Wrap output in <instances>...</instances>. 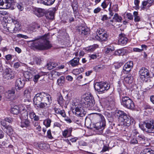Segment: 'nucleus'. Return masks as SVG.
<instances>
[{"label": "nucleus", "mask_w": 154, "mask_h": 154, "mask_svg": "<svg viewBox=\"0 0 154 154\" xmlns=\"http://www.w3.org/2000/svg\"><path fill=\"white\" fill-rule=\"evenodd\" d=\"M32 42L31 47L34 49L42 51L48 49L51 47V44L48 41V35H45L41 37H38L34 40H31Z\"/></svg>", "instance_id": "f257e3e1"}, {"label": "nucleus", "mask_w": 154, "mask_h": 154, "mask_svg": "<svg viewBox=\"0 0 154 154\" xmlns=\"http://www.w3.org/2000/svg\"><path fill=\"white\" fill-rule=\"evenodd\" d=\"M116 116L119 119H122V121H123L125 126H128L135 123L134 119L123 111H117L116 112Z\"/></svg>", "instance_id": "f03ea898"}, {"label": "nucleus", "mask_w": 154, "mask_h": 154, "mask_svg": "<svg viewBox=\"0 0 154 154\" xmlns=\"http://www.w3.org/2000/svg\"><path fill=\"white\" fill-rule=\"evenodd\" d=\"M139 127L144 131L148 133L154 132V120H148L140 122Z\"/></svg>", "instance_id": "7ed1b4c3"}, {"label": "nucleus", "mask_w": 154, "mask_h": 154, "mask_svg": "<svg viewBox=\"0 0 154 154\" xmlns=\"http://www.w3.org/2000/svg\"><path fill=\"white\" fill-rule=\"evenodd\" d=\"M82 103L83 107L85 106L89 110L95 109V100L93 97L91 96H86L84 99V101Z\"/></svg>", "instance_id": "20e7f679"}, {"label": "nucleus", "mask_w": 154, "mask_h": 154, "mask_svg": "<svg viewBox=\"0 0 154 154\" xmlns=\"http://www.w3.org/2000/svg\"><path fill=\"white\" fill-rule=\"evenodd\" d=\"M97 119H99V122L93 124L94 128L97 130L102 131L103 130L106 126V122L104 116L101 114H98L96 116Z\"/></svg>", "instance_id": "39448f33"}, {"label": "nucleus", "mask_w": 154, "mask_h": 154, "mask_svg": "<svg viewBox=\"0 0 154 154\" xmlns=\"http://www.w3.org/2000/svg\"><path fill=\"white\" fill-rule=\"evenodd\" d=\"M95 90L100 93H102L104 91L108 90L110 88V85L106 82H97L94 85Z\"/></svg>", "instance_id": "423d86ee"}, {"label": "nucleus", "mask_w": 154, "mask_h": 154, "mask_svg": "<svg viewBox=\"0 0 154 154\" xmlns=\"http://www.w3.org/2000/svg\"><path fill=\"white\" fill-rule=\"evenodd\" d=\"M43 92L38 93L35 95L33 98V103L37 107L41 109H44L45 104L42 102L43 101Z\"/></svg>", "instance_id": "0eeeda50"}, {"label": "nucleus", "mask_w": 154, "mask_h": 154, "mask_svg": "<svg viewBox=\"0 0 154 154\" xmlns=\"http://www.w3.org/2000/svg\"><path fill=\"white\" fill-rule=\"evenodd\" d=\"M73 113H75L77 116L83 117L86 114V112L85 106L83 107L82 105V103L78 105H76L75 107L72 110Z\"/></svg>", "instance_id": "6e6552de"}, {"label": "nucleus", "mask_w": 154, "mask_h": 154, "mask_svg": "<svg viewBox=\"0 0 154 154\" xmlns=\"http://www.w3.org/2000/svg\"><path fill=\"white\" fill-rule=\"evenodd\" d=\"M121 104L124 107L128 109L133 110L134 109L135 105L132 100L129 97L120 101Z\"/></svg>", "instance_id": "1a4fd4ad"}, {"label": "nucleus", "mask_w": 154, "mask_h": 154, "mask_svg": "<svg viewBox=\"0 0 154 154\" xmlns=\"http://www.w3.org/2000/svg\"><path fill=\"white\" fill-rule=\"evenodd\" d=\"M43 103L45 104L44 108L48 107L52 103V99L51 96L48 94L43 92Z\"/></svg>", "instance_id": "9d476101"}, {"label": "nucleus", "mask_w": 154, "mask_h": 154, "mask_svg": "<svg viewBox=\"0 0 154 154\" xmlns=\"http://www.w3.org/2000/svg\"><path fill=\"white\" fill-rule=\"evenodd\" d=\"M139 74L141 79L144 81L149 77V71L145 68H142L139 71Z\"/></svg>", "instance_id": "9b49d317"}, {"label": "nucleus", "mask_w": 154, "mask_h": 154, "mask_svg": "<svg viewBox=\"0 0 154 154\" xmlns=\"http://www.w3.org/2000/svg\"><path fill=\"white\" fill-rule=\"evenodd\" d=\"M3 77L7 80L12 79L14 77V73L10 68H6L3 74Z\"/></svg>", "instance_id": "f8f14e48"}, {"label": "nucleus", "mask_w": 154, "mask_h": 154, "mask_svg": "<svg viewBox=\"0 0 154 154\" xmlns=\"http://www.w3.org/2000/svg\"><path fill=\"white\" fill-rule=\"evenodd\" d=\"M89 29L83 25L78 26L77 29V31L79 32V34L83 35H88L89 33Z\"/></svg>", "instance_id": "ddd939ff"}, {"label": "nucleus", "mask_w": 154, "mask_h": 154, "mask_svg": "<svg viewBox=\"0 0 154 154\" xmlns=\"http://www.w3.org/2000/svg\"><path fill=\"white\" fill-rule=\"evenodd\" d=\"M4 30L12 33H15L14 24L10 23H4L3 24Z\"/></svg>", "instance_id": "4468645a"}, {"label": "nucleus", "mask_w": 154, "mask_h": 154, "mask_svg": "<svg viewBox=\"0 0 154 154\" xmlns=\"http://www.w3.org/2000/svg\"><path fill=\"white\" fill-rule=\"evenodd\" d=\"M133 66V64L132 61L128 62L124 65L122 72L124 73L127 74L131 71Z\"/></svg>", "instance_id": "2eb2a0df"}, {"label": "nucleus", "mask_w": 154, "mask_h": 154, "mask_svg": "<svg viewBox=\"0 0 154 154\" xmlns=\"http://www.w3.org/2000/svg\"><path fill=\"white\" fill-rule=\"evenodd\" d=\"M15 89L14 88H12L11 90H8L6 94L7 98L10 100H13L16 99L15 95Z\"/></svg>", "instance_id": "dca6fc26"}, {"label": "nucleus", "mask_w": 154, "mask_h": 154, "mask_svg": "<svg viewBox=\"0 0 154 154\" xmlns=\"http://www.w3.org/2000/svg\"><path fill=\"white\" fill-rule=\"evenodd\" d=\"M25 84V81L24 80L20 78H19L16 80L15 84V90H20L22 89L24 87Z\"/></svg>", "instance_id": "f3484780"}, {"label": "nucleus", "mask_w": 154, "mask_h": 154, "mask_svg": "<svg viewBox=\"0 0 154 154\" xmlns=\"http://www.w3.org/2000/svg\"><path fill=\"white\" fill-rule=\"evenodd\" d=\"M128 39L124 34L122 33L119 35L118 44L121 45H126L128 42Z\"/></svg>", "instance_id": "a211bd4d"}, {"label": "nucleus", "mask_w": 154, "mask_h": 154, "mask_svg": "<svg viewBox=\"0 0 154 154\" xmlns=\"http://www.w3.org/2000/svg\"><path fill=\"white\" fill-rule=\"evenodd\" d=\"M118 86L119 88H118V92L119 95V97L121 101L128 97L127 96V95L126 91H122L120 88L121 86L120 82V81L118 82Z\"/></svg>", "instance_id": "6ab92c4d"}, {"label": "nucleus", "mask_w": 154, "mask_h": 154, "mask_svg": "<svg viewBox=\"0 0 154 154\" xmlns=\"http://www.w3.org/2000/svg\"><path fill=\"white\" fill-rule=\"evenodd\" d=\"M26 117H25V118H26V119L24 122H21L20 126L22 128L26 127L27 128L29 129H30L31 128L30 127V122L29 120L28 119V113H26Z\"/></svg>", "instance_id": "aec40b11"}, {"label": "nucleus", "mask_w": 154, "mask_h": 154, "mask_svg": "<svg viewBox=\"0 0 154 154\" xmlns=\"http://www.w3.org/2000/svg\"><path fill=\"white\" fill-rule=\"evenodd\" d=\"M31 72H25L23 73V76L26 79V81H29L30 79H32L33 76V75L32 74L33 72L35 73V72H36V71L35 70H34L33 71L31 70Z\"/></svg>", "instance_id": "412c9836"}, {"label": "nucleus", "mask_w": 154, "mask_h": 154, "mask_svg": "<svg viewBox=\"0 0 154 154\" xmlns=\"http://www.w3.org/2000/svg\"><path fill=\"white\" fill-rule=\"evenodd\" d=\"M41 62V59L40 57H34L30 60V61L29 64L32 65H33L35 64L39 65L40 64Z\"/></svg>", "instance_id": "4be33fe9"}, {"label": "nucleus", "mask_w": 154, "mask_h": 154, "mask_svg": "<svg viewBox=\"0 0 154 154\" xmlns=\"http://www.w3.org/2000/svg\"><path fill=\"white\" fill-rule=\"evenodd\" d=\"M44 10L40 8H36L34 11V14L38 17H41L44 15Z\"/></svg>", "instance_id": "5701e85b"}, {"label": "nucleus", "mask_w": 154, "mask_h": 154, "mask_svg": "<svg viewBox=\"0 0 154 154\" xmlns=\"http://www.w3.org/2000/svg\"><path fill=\"white\" fill-rule=\"evenodd\" d=\"M12 20V22L13 23L12 24H14V29L15 30V32L21 28V25L20 24L19 22L15 20V18L14 19L13 18H11Z\"/></svg>", "instance_id": "b1692460"}, {"label": "nucleus", "mask_w": 154, "mask_h": 154, "mask_svg": "<svg viewBox=\"0 0 154 154\" xmlns=\"http://www.w3.org/2000/svg\"><path fill=\"white\" fill-rule=\"evenodd\" d=\"M79 57H75L69 62V63L72 67L75 66L79 64Z\"/></svg>", "instance_id": "393cba45"}, {"label": "nucleus", "mask_w": 154, "mask_h": 154, "mask_svg": "<svg viewBox=\"0 0 154 154\" xmlns=\"http://www.w3.org/2000/svg\"><path fill=\"white\" fill-rule=\"evenodd\" d=\"M126 53V50L124 49H120L115 51L114 55H115L123 56Z\"/></svg>", "instance_id": "a878e982"}, {"label": "nucleus", "mask_w": 154, "mask_h": 154, "mask_svg": "<svg viewBox=\"0 0 154 154\" xmlns=\"http://www.w3.org/2000/svg\"><path fill=\"white\" fill-rule=\"evenodd\" d=\"M24 97L29 101L31 98V91L29 89L25 90L24 92Z\"/></svg>", "instance_id": "bb28decb"}, {"label": "nucleus", "mask_w": 154, "mask_h": 154, "mask_svg": "<svg viewBox=\"0 0 154 154\" xmlns=\"http://www.w3.org/2000/svg\"><path fill=\"white\" fill-rule=\"evenodd\" d=\"M98 47V45L95 44L86 48L85 50L88 52H91L94 51Z\"/></svg>", "instance_id": "cd10ccee"}, {"label": "nucleus", "mask_w": 154, "mask_h": 154, "mask_svg": "<svg viewBox=\"0 0 154 154\" xmlns=\"http://www.w3.org/2000/svg\"><path fill=\"white\" fill-rule=\"evenodd\" d=\"M104 115L109 122L112 123L113 122L114 119L111 113L105 112Z\"/></svg>", "instance_id": "c85d7f7f"}, {"label": "nucleus", "mask_w": 154, "mask_h": 154, "mask_svg": "<svg viewBox=\"0 0 154 154\" xmlns=\"http://www.w3.org/2000/svg\"><path fill=\"white\" fill-rule=\"evenodd\" d=\"M58 64L57 63L54 62H50L47 63L46 66L47 68L49 70H51L54 69L57 66Z\"/></svg>", "instance_id": "c756f323"}, {"label": "nucleus", "mask_w": 154, "mask_h": 154, "mask_svg": "<svg viewBox=\"0 0 154 154\" xmlns=\"http://www.w3.org/2000/svg\"><path fill=\"white\" fill-rule=\"evenodd\" d=\"M54 12L53 11H50L45 15L46 18L48 19L53 20L54 18Z\"/></svg>", "instance_id": "7c9ffc66"}, {"label": "nucleus", "mask_w": 154, "mask_h": 154, "mask_svg": "<svg viewBox=\"0 0 154 154\" xmlns=\"http://www.w3.org/2000/svg\"><path fill=\"white\" fill-rule=\"evenodd\" d=\"M54 110L56 113L61 115L63 117H65L66 115L64 110H61L60 109L54 108Z\"/></svg>", "instance_id": "2f4dec72"}, {"label": "nucleus", "mask_w": 154, "mask_h": 154, "mask_svg": "<svg viewBox=\"0 0 154 154\" xmlns=\"http://www.w3.org/2000/svg\"><path fill=\"white\" fill-rule=\"evenodd\" d=\"M137 139L140 144H145L146 138L143 135H140L138 136Z\"/></svg>", "instance_id": "473e14b6"}, {"label": "nucleus", "mask_w": 154, "mask_h": 154, "mask_svg": "<svg viewBox=\"0 0 154 154\" xmlns=\"http://www.w3.org/2000/svg\"><path fill=\"white\" fill-rule=\"evenodd\" d=\"M11 112L14 114L17 115L20 112L19 108L16 106H14L13 108H11Z\"/></svg>", "instance_id": "72a5a7b5"}, {"label": "nucleus", "mask_w": 154, "mask_h": 154, "mask_svg": "<svg viewBox=\"0 0 154 154\" xmlns=\"http://www.w3.org/2000/svg\"><path fill=\"white\" fill-rule=\"evenodd\" d=\"M55 0H42L41 2L46 5H52Z\"/></svg>", "instance_id": "f704fd0d"}, {"label": "nucleus", "mask_w": 154, "mask_h": 154, "mask_svg": "<svg viewBox=\"0 0 154 154\" xmlns=\"http://www.w3.org/2000/svg\"><path fill=\"white\" fill-rule=\"evenodd\" d=\"M140 154H154V151L150 149L146 148L141 152Z\"/></svg>", "instance_id": "c9c22d12"}, {"label": "nucleus", "mask_w": 154, "mask_h": 154, "mask_svg": "<svg viewBox=\"0 0 154 154\" xmlns=\"http://www.w3.org/2000/svg\"><path fill=\"white\" fill-rule=\"evenodd\" d=\"M133 77L132 76L128 75L124 78V81L127 84H131L133 81Z\"/></svg>", "instance_id": "e433bc0d"}, {"label": "nucleus", "mask_w": 154, "mask_h": 154, "mask_svg": "<svg viewBox=\"0 0 154 154\" xmlns=\"http://www.w3.org/2000/svg\"><path fill=\"white\" fill-rule=\"evenodd\" d=\"M7 4L4 0H0V9H6L9 8L6 5Z\"/></svg>", "instance_id": "4c0bfd02"}, {"label": "nucleus", "mask_w": 154, "mask_h": 154, "mask_svg": "<svg viewBox=\"0 0 154 154\" xmlns=\"http://www.w3.org/2000/svg\"><path fill=\"white\" fill-rule=\"evenodd\" d=\"M57 101L58 103L60 105H63L64 102V100L63 99L62 96L61 94H59L57 98Z\"/></svg>", "instance_id": "58836bf2"}, {"label": "nucleus", "mask_w": 154, "mask_h": 154, "mask_svg": "<svg viewBox=\"0 0 154 154\" xmlns=\"http://www.w3.org/2000/svg\"><path fill=\"white\" fill-rule=\"evenodd\" d=\"M113 19L116 22H121L122 18L121 17L119 16L118 14L116 13L113 17Z\"/></svg>", "instance_id": "ea45409f"}, {"label": "nucleus", "mask_w": 154, "mask_h": 154, "mask_svg": "<svg viewBox=\"0 0 154 154\" xmlns=\"http://www.w3.org/2000/svg\"><path fill=\"white\" fill-rule=\"evenodd\" d=\"M104 68V66L102 65H99L98 66H96L94 67V70L96 72L102 70Z\"/></svg>", "instance_id": "a19ab883"}, {"label": "nucleus", "mask_w": 154, "mask_h": 154, "mask_svg": "<svg viewBox=\"0 0 154 154\" xmlns=\"http://www.w3.org/2000/svg\"><path fill=\"white\" fill-rule=\"evenodd\" d=\"M5 128L7 129L6 132L7 134L10 135L13 134V130L11 126L8 125Z\"/></svg>", "instance_id": "79ce46f5"}, {"label": "nucleus", "mask_w": 154, "mask_h": 154, "mask_svg": "<svg viewBox=\"0 0 154 154\" xmlns=\"http://www.w3.org/2000/svg\"><path fill=\"white\" fill-rule=\"evenodd\" d=\"M100 39L102 41H106L107 39V35L105 32L98 36Z\"/></svg>", "instance_id": "37998d69"}, {"label": "nucleus", "mask_w": 154, "mask_h": 154, "mask_svg": "<svg viewBox=\"0 0 154 154\" xmlns=\"http://www.w3.org/2000/svg\"><path fill=\"white\" fill-rule=\"evenodd\" d=\"M51 122V119H47L44 121L43 124L47 127H48L50 126Z\"/></svg>", "instance_id": "c03bdc74"}, {"label": "nucleus", "mask_w": 154, "mask_h": 154, "mask_svg": "<svg viewBox=\"0 0 154 154\" xmlns=\"http://www.w3.org/2000/svg\"><path fill=\"white\" fill-rule=\"evenodd\" d=\"M65 77L63 76H61L57 80L58 85H61L64 82Z\"/></svg>", "instance_id": "a18cd8bd"}, {"label": "nucleus", "mask_w": 154, "mask_h": 154, "mask_svg": "<svg viewBox=\"0 0 154 154\" xmlns=\"http://www.w3.org/2000/svg\"><path fill=\"white\" fill-rule=\"evenodd\" d=\"M78 7L79 6L72 7L73 11V13L75 16H78L79 14L78 11Z\"/></svg>", "instance_id": "49530a36"}, {"label": "nucleus", "mask_w": 154, "mask_h": 154, "mask_svg": "<svg viewBox=\"0 0 154 154\" xmlns=\"http://www.w3.org/2000/svg\"><path fill=\"white\" fill-rule=\"evenodd\" d=\"M114 50V48L113 46H110L106 49L105 53L106 54H108L109 52H111Z\"/></svg>", "instance_id": "de8ad7c7"}, {"label": "nucleus", "mask_w": 154, "mask_h": 154, "mask_svg": "<svg viewBox=\"0 0 154 154\" xmlns=\"http://www.w3.org/2000/svg\"><path fill=\"white\" fill-rule=\"evenodd\" d=\"M40 27V26L38 24L35 23L33 24L31 27V29L32 31H35V29H38Z\"/></svg>", "instance_id": "09e8293b"}, {"label": "nucleus", "mask_w": 154, "mask_h": 154, "mask_svg": "<svg viewBox=\"0 0 154 154\" xmlns=\"http://www.w3.org/2000/svg\"><path fill=\"white\" fill-rule=\"evenodd\" d=\"M7 4L6 5L8 6V8H10L11 6V4L13 2H15V0H4Z\"/></svg>", "instance_id": "8fccbe9b"}, {"label": "nucleus", "mask_w": 154, "mask_h": 154, "mask_svg": "<svg viewBox=\"0 0 154 154\" xmlns=\"http://www.w3.org/2000/svg\"><path fill=\"white\" fill-rule=\"evenodd\" d=\"M41 75L39 74H37L36 75H33L34 78L33 79V81L35 82H36L38 81L39 78L41 76Z\"/></svg>", "instance_id": "3c124183"}, {"label": "nucleus", "mask_w": 154, "mask_h": 154, "mask_svg": "<svg viewBox=\"0 0 154 154\" xmlns=\"http://www.w3.org/2000/svg\"><path fill=\"white\" fill-rule=\"evenodd\" d=\"M16 6L20 11H22L23 9V4L21 3H17L16 4Z\"/></svg>", "instance_id": "603ef678"}, {"label": "nucleus", "mask_w": 154, "mask_h": 154, "mask_svg": "<svg viewBox=\"0 0 154 154\" xmlns=\"http://www.w3.org/2000/svg\"><path fill=\"white\" fill-rule=\"evenodd\" d=\"M110 149V148L109 147L108 145H104L102 149V152H105L107 151H109Z\"/></svg>", "instance_id": "864d4df0"}, {"label": "nucleus", "mask_w": 154, "mask_h": 154, "mask_svg": "<svg viewBox=\"0 0 154 154\" xmlns=\"http://www.w3.org/2000/svg\"><path fill=\"white\" fill-rule=\"evenodd\" d=\"M38 146L40 149H45L46 148V144L45 143H41L38 145Z\"/></svg>", "instance_id": "5fc2aeb1"}, {"label": "nucleus", "mask_w": 154, "mask_h": 154, "mask_svg": "<svg viewBox=\"0 0 154 154\" xmlns=\"http://www.w3.org/2000/svg\"><path fill=\"white\" fill-rule=\"evenodd\" d=\"M123 64L121 62L115 63L114 65L116 69H118L122 66Z\"/></svg>", "instance_id": "6e6d98bb"}, {"label": "nucleus", "mask_w": 154, "mask_h": 154, "mask_svg": "<svg viewBox=\"0 0 154 154\" xmlns=\"http://www.w3.org/2000/svg\"><path fill=\"white\" fill-rule=\"evenodd\" d=\"M126 16L130 20H132L133 19V16L131 13H126Z\"/></svg>", "instance_id": "4d7b16f0"}, {"label": "nucleus", "mask_w": 154, "mask_h": 154, "mask_svg": "<svg viewBox=\"0 0 154 154\" xmlns=\"http://www.w3.org/2000/svg\"><path fill=\"white\" fill-rule=\"evenodd\" d=\"M5 120L6 122L9 123H11L13 121V119L10 117H6L5 119Z\"/></svg>", "instance_id": "13d9d810"}, {"label": "nucleus", "mask_w": 154, "mask_h": 154, "mask_svg": "<svg viewBox=\"0 0 154 154\" xmlns=\"http://www.w3.org/2000/svg\"><path fill=\"white\" fill-rule=\"evenodd\" d=\"M35 114V113L32 111H31L29 113V116L31 119H32L34 118V117L35 116L34 115Z\"/></svg>", "instance_id": "bf43d9fd"}, {"label": "nucleus", "mask_w": 154, "mask_h": 154, "mask_svg": "<svg viewBox=\"0 0 154 154\" xmlns=\"http://www.w3.org/2000/svg\"><path fill=\"white\" fill-rule=\"evenodd\" d=\"M47 134V137L49 138L52 139L53 138V137L51 135V131L50 130H49L48 131Z\"/></svg>", "instance_id": "052dcab7"}, {"label": "nucleus", "mask_w": 154, "mask_h": 154, "mask_svg": "<svg viewBox=\"0 0 154 154\" xmlns=\"http://www.w3.org/2000/svg\"><path fill=\"white\" fill-rule=\"evenodd\" d=\"M113 11L116 12L118 11V5H113L112 7Z\"/></svg>", "instance_id": "680f3d73"}, {"label": "nucleus", "mask_w": 154, "mask_h": 154, "mask_svg": "<svg viewBox=\"0 0 154 154\" xmlns=\"http://www.w3.org/2000/svg\"><path fill=\"white\" fill-rule=\"evenodd\" d=\"M138 142V140H137L135 138H133L131 140L130 143L131 144H135L137 143Z\"/></svg>", "instance_id": "e2e57ef3"}, {"label": "nucleus", "mask_w": 154, "mask_h": 154, "mask_svg": "<svg viewBox=\"0 0 154 154\" xmlns=\"http://www.w3.org/2000/svg\"><path fill=\"white\" fill-rule=\"evenodd\" d=\"M17 37L20 38H23L25 39H27L28 38V37L26 35H24L22 34H18L17 35Z\"/></svg>", "instance_id": "0e129e2a"}, {"label": "nucleus", "mask_w": 154, "mask_h": 154, "mask_svg": "<svg viewBox=\"0 0 154 154\" xmlns=\"http://www.w3.org/2000/svg\"><path fill=\"white\" fill-rule=\"evenodd\" d=\"M71 6L72 7L79 6L77 1L76 0H73L72 2Z\"/></svg>", "instance_id": "69168bd1"}, {"label": "nucleus", "mask_w": 154, "mask_h": 154, "mask_svg": "<svg viewBox=\"0 0 154 154\" xmlns=\"http://www.w3.org/2000/svg\"><path fill=\"white\" fill-rule=\"evenodd\" d=\"M68 130H65L63 132V136L65 137H67V134L68 133Z\"/></svg>", "instance_id": "338daca9"}, {"label": "nucleus", "mask_w": 154, "mask_h": 154, "mask_svg": "<svg viewBox=\"0 0 154 154\" xmlns=\"http://www.w3.org/2000/svg\"><path fill=\"white\" fill-rule=\"evenodd\" d=\"M101 10V9L99 7H98L95 9L94 11V13L97 14L99 13Z\"/></svg>", "instance_id": "774afa93"}]
</instances>
